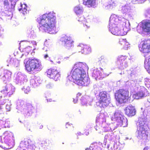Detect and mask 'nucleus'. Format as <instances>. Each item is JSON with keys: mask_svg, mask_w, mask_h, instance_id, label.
Masks as SVG:
<instances>
[{"mask_svg": "<svg viewBox=\"0 0 150 150\" xmlns=\"http://www.w3.org/2000/svg\"><path fill=\"white\" fill-rule=\"evenodd\" d=\"M84 66L83 63L77 62L74 64L70 72L73 82L79 86H87L90 82V79L86 76L83 69Z\"/></svg>", "mask_w": 150, "mask_h": 150, "instance_id": "1", "label": "nucleus"}, {"mask_svg": "<svg viewBox=\"0 0 150 150\" xmlns=\"http://www.w3.org/2000/svg\"><path fill=\"white\" fill-rule=\"evenodd\" d=\"M56 18L52 13L45 14L37 18L39 24V29L51 34L57 32L56 27Z\"/></svg>", "mask_w": 150, "mask_h": 150, "instance_id": "2", "label": "nucleus"}, {"mask_svg": "<svg viewBox=\"0 0 150 150\" xmlns=\"http://www.w3.org/2000/svg\"><path fill=\"white\" fill-rule=\"evenodd\" d=\"M114 96L116 102L120 104L127 103L131 99L129 91L123 88L116 91L114 93Z\"/></svg>", "mask_w": 150, "mask_h": 150, "instance_id": "3", "label": "nucleus"}, {"mask_svg": "<svg viewBox=\"0 0 150 150\" xmlns=\"http://www.w3.org/2000/svg\"><path fill=\"white\" fill-rule=\"evenodd\" d=\"M120 23L118 17L115 14L111 15L109 20V28L111 33L116 35H123V33L119 29L117 25Z\"/></svg>", "mask_w": 150, "mask_h": 150, "instance_id": "4", "label": "nucleus"}, {"mask_svg": "<svg viewBox=\"0 0 150 150\" xmlns=\"http://www.w3.org/2000/svg\"><path fill=\"white\" fill-rule=\"evenodd\" d=\"M24 63L25 69L28 72L30 73L34 70L38 71L41 69V63L37 59L29 58Z\"/></svg>", "mask_w": 150, "mask_h": 150, "instance_id": "5", "label": "nucleus"}, {"mask_svg": "<svg viewBox=\"0 0 150 150\" xmlns=\"http://www.w3.org/2000/svg\"><path fill=\"white\" fill-rule=\"evenodd\" d=\"M96 98L98 100L96 105L100 108H105L110 103V99L108 97L107 93L105 91L100 92Z\"/></svg>", "mask_w": 150, "mask_h": 150, "instance_id": "6", "label": "nucleus"}, {"mask_svg": "<svg viewBox=\"0 0 150 150\" xmlns=\"http://www.w3.org/2000/svg\"><path fill=\"white\" fill-rule=\"evenodd\" d=\"M60 41L61 44L64 49L69 50L71 49L73 41L71 37L65 35L61 38Z\"/></svg>", "mask_w": 150, "mask_h": 150, "instance_id": "7", "label": "nucleus"}, {"mask_svg": "<svg viewBox=\"0 0 150 150\" xmlns=\"http://www.w3.org/2000/svg\"><path fill=\"white\" fill-rule=\"evenodd\" d=\"M140 51L144 53H148L150 52V39L141 41L139 44Z\"/></svg>", "mask_w": 150, "mask_h": 150, "instance_id": "8", "label": "nucleus"}, {"mask_svg": "<svg viewBox=\"0 0 150 150\" xmlns=\"http://www.w3.org/2000/svg\"><path fill=\"white\" fill-rule=\"evenodd\" d=\"M46 73L48 77L55 81H57L60 77L59 72L55 68H50L47 69Z\"/></svg>", "mask_w": 150, "mask_h": 150, "instance_id": "9", "label": "nucleus"}, {"mask_svg": "<svg viewBox=\"0 0 150 150\" xmlns=\"http://www.w3.org/2000/svg\"><path fill=\"white\" fill-rule=\"evenodd\" d=\"M13 135L10 132L6 131L0 136V142L2 143H6L9 144L13 139Z\"/></svg>", "mask_w": 150, "mask_h": 150, "instance_id": "10", "label": "nucleus"}, {"mask_svg": "<svg viewBox=\"0 0 150 150\" xmlns=\"http://www.w3.org/2000/svg\"><path fill=\"white\" fill-rule=\"evenodd\" d=\"M15 90V88L12 86L6 85L4 88L1 91V92L4 96H8L10 97L14 93Z\"/></svg>", "mask_w": 150, "mask_h": 150, "instance_id": "11", "label": "nucleus"}, {"mask_svg": "<svg viewBox=\"0 0 150 150\" xmlns=\"http://www.w3.org/2000/svg\"><path fill=\"white\" fill-rule=\"evenodd\" d=\"M77 50L79 52L82 54H87L91 52V47L88 45L82 44H80L77 47Z\"/></svg>", "mask_w": 150, "mask_h": 150, "instance_id": "12", "label": "nucleus"}, {"mask_svg": "<svg viewBox=\"0 0 150 150\" xmlns=\"http://www.w3.org/2000/svg\"><path fill=\"white\" fill-rule=\"evenodd\" d=\"M146 129L139 128L138 130V137L143 140H146L148 138V132Z\"/></svg>", "mask_w": 150, "mask_h": 150, "instance_id": "13", "label": "nucleus"}, {"mask_svg": "<svg viewBox=\"0 0 150 150\" xmlns=\"http://www.w3.org/2000/svg\"><path fill=\"white\" fill-rule=\"evenodd\" d=\"M125 114L129 117H132L136 114V110L134 107L132 105L127 106L125 109Z\"/></svg>", "mask_w": 150, "mask_h": 150, "instance_id": "14", "label": "nucleus"}, {"mask_svg": "<svg viewBox=\"0 0 150 150\" xmlns=\"http://www.w3.org/2000/svg\"><path fill=\"white\" fill-rule=\"evenodd\" d=\"M142 27L143 30L150 33V20H148L142 22Z\"/></svg>", "mask_w": 150, "mask_h": 150, "instance_id": "15", "label": "nucleus"}, {"mask_svg": "<svg viewBox=\"0 0 150 150\" xmlns=\"http://www.w3.org/2000/svg\"><path fill=\"white\" fill-rule=\"evenodd\" d=\"M146 90H141L140 91L134 94L133 95V97L134 98L138 99L141 98H142L146 96L145 93V91Z\"/></svg>", "mask_w": 150, "mask_h": 150, "instance_id": "16", "label": "nucleus"}, {"mask_svg": "<svg viewBox=\"0 0 150 150\" xmlns=\"http://www.w3.org/2000/svg\"><path fill=\"white\" fill-rule=\"evenodd\" d=\"M97 0H83V4L88 7L95 6Z\"/></svg>", "mask_w": 150, "mask_h": 150, "instance_id": "17", "label": "nucleus"}, {"mask_svg": "<svg viewBox=\"0 0 150 150\" xmlns=\"http://www.w3.org/2000/svg\"><path fill=\"white\" fill-rule=\"evenodd\" d=\"M4 7L9 9L11 7V8L14 7L15 2L13 0H4L3 2Z\"/></svg>", "mask_w": 150, "mask_h": 150, "instance_id": "18", "label": "nucleus"}, {"mask_svg": "<svg viewBox=\"0 0 150 150\" xmlns=\"http://www.w3.org/2000/svg\"><path fill=\"white\" fill-rule=\"evenodd\" d=\"M11 73L8 70H5L4 72V75L1 78L2 80L4 81H7L11 78Z\"/></svg>", "mask_w": 150, "mask_h": 150, "instance_id": "19", "label": "nucleus"}, {"mask_svg": "<svg viewBox=\"0 0 150 150\" xmlns=\"http://www.w3.org/2000/svg\"><path fill=\"white\" fill-rule=\"evenodd\" d=\"M139 122V128L146 129L147 124L146 120L145 119L140 118Z\"/></svg>", "mask_w": 150, "mask_h": 150, "instance_id": "20", "label": "nucleus"}, {"mask_svg": "<svg viewBox=\"0 0 150 150\" xmlns=\"http://www.w3.org/2000/svg\"><path fill=\"white\" fill-rule=\"evenodd\" d=\"M127 57L126 56L120 55L117 59V62L121 65L126 60Z\"/></svg>", "mask_w": 150, "mask_h": 150, "instance_id": "21", "label": "nucleus"}, {"mask_svg": "<svg viewBox=\"0 0 150 150\" xmlns=\"http://www.w3.org/2000/svg\"><path fill=\"white\" fill-rule=\"evenodd\" d=\"M119 43L123 47H125L128 45V42L127 41L126 39H120Z\"/></svg>", "mask_w": 150, "mask_h": 150, "instance_id": "22", "label": "nucleus"}, {"mask_svg": "<svg viewBox=\"0 0 150 150\" xmlns=\"http://www.w3.org/2000/svg\"><path fill=\"white\" fill-rule=\"evenodd\" d=\"M74 11L77 15L81 14L83 11L82 8L79 6H75L74 8Z\"/></svg>", "mask_w": 150, "mask_h": 150, "instance_id": "23", "label": "nucleus"}, {"mask_svg": "<svg viewBox=\"0 0 150 150\" xmlns=\"http://www.w3.org/2000/svg\"><path fill=\"white\" fill-rule=\"evenodd\" d=\"M21 8L19 9L20 11H21V13L23 14H25L27 13V6L25 4H21Z\"/></svg>", "mask_w": 150, "mask_h": 150, "instance_id": "24", "label": "nucleus"}, {"mask_svg": "<svg viewBox=\"0 0 150 150\" xmlns=\"http://www.w3.org/2000/svg\"><path fill=\"white\" fill-rule=\"evenodd\" d=\"M144 67L147 71L150 73V57L145 61Z\"/></svg>", "mask_w": 150, "mask_h": 150, "instance_id": "25", "label": "nucleus"}, {"mask_svg": "<svg viewBox=\"0 0 150 150\" xmlns=\"http://www.w3.org/2000/svg\"><path fill=\"white\" fill-rule=\"evenodd\" d=\"M42 144L43 146H50L53 145L51 141L48 139L42 142Z\"/></svg>", "mask_w": 150, "mask_h": 150, "instance_id": "26", "label": "nucleus"}, {"mask_svg": "<svg viewBox=\"0 0 150 150\" xmlns=\"http://www.w3.org/2000/svg\"><path fill=\"white\" fill-rule=\"evenodd\" d=\"M21 145L23 148H27L28 147L29 144L27 140L22 141L21 143Z\"/></svg>", "mask_w": 150, "mask_h": 150, "instance_id": "27", "label": "nucleus"}, {"mask_svg": "<svg viewBox=\"0 0 150 150\" xmlns=\"http://www.w3.org/2000/svg\"><path fill=\"white\" fill-rule=\"evenodd\" d=\"M7 101H8V104H6V109L7 110V111H10L11 110V107H10V105H11V103L10 101H9V100H5V103H7Z\"/></svg>", "mask_w": 150, "mask_h": 150, "instance_id": "28", "label": "nucleus"}, {"mask_svg": "<svg viewBox=\"0 0 150 150\" xmlns=\"http://www.w3.org/2000/svg\"><path fill=\"white\" fill-rule=\"evenodd\" d=\"M79 15V16L77 18V19L79 21H85L86 18V17H84L82 15L81 16L80 14Z\"/></svg>", "mask_w": 150, "mask_h": 150, "instance_id": "29", "label": "nucleus"}, {"mask_svg": "<svg viewBox=\"0 0 150 150\" xmlns=\"http://www.w3.org/2000/svg\"><path fill=\"white\" fill-rule=\"evenodd\" d=\"M121 116H122V115L118 112H115L114 113L115 118L117 119L120 118Z\"/></svg>", "mask_w": 150, "mask_h": 150, "instance_id": "30", "label": "nucleus"}, {"mask_svg": "<svg viewBox=\"0 0 150 150\" xmlns=\"http://www.w3.org/2000/svg\"><path fill=\"white\" fill-rule=\"evenodd\" d=\"M81 93H78L76 95V98L75 100V99H74V103H76L78 101L79 99V98L81 96Z\"/></svg>", "mask_w": 150, "mask_h": 150, "instance_id": "31", "label": "nucleus"}, {"mask_svg": "<svg viewBox=\"0 0 150 150\" xmlns=\"http://www.w3.org/2000/svg\"><path fill=\"white\" fill-rule=\"evenodd\" d=\"M108 6L110 7H113L116 6V3L113 1L111 0L109 2Z\"/></svg>", "mask_w": 150, "mask_h": 150, "instance_id": "32", "label": "nucleus"}, {"mask_svg": "<svg viewBox=\"0 0 150 150\" xmlns=\"http://www.w3.org/2000/svg\"><path fill=\"white\" fill-rule=\"evenodd\" d=\"M110 128L109 127V126L108 125H107L105 127H103V132H108L109 131Z\"/></svg>", "mask_w": 150, "mask_h": 150, "instance_id": "33", "label": "nucleus"}, {"mask_svg": "<svg viewBox=\"0 0 150 150\" xmlns=\"http://www.w3.org/2000/svg\"><path fill=\"white\" fill-rule=\"evenodd\" d=\"M65 127L67 128L71 129L73 127V126L72 124H69L68 123H67L65 125Z\"/></svg>", "mask_w": 150, "mask_h": 150, "instance_id": "34", "label": "nucleus"}, {"mask_svg": "<svg viewBox=\"0 0 150 150\" xmlns=\"http://www.w3.org/2000/svg\"><path fill=\"white\" fill-rule=\"evenodd\" d=\"M47 52V53L45 54L44 55V58L45 59L47 58V57H48L49 55L50 54V51H49L46 50V51Z\"/></svg>", "mask_w": 150, "mask_h": 150, "instance_id": "35", "label": "nucleus"}, {"mask_svg": "<svg viewBox=\"0 0 150 150\" xmlns=\"http://www.w3.org/2000/svg\"><path fill=\"white\" fill-rule=\"evenodd\" d=\"M30 91V88L29 87H28L24 89V91L25 93H28Z\"/></svg>", "mask_w": 150, "mask_h": 150, "instance_id": "36", "label": "nucleus"}, {"mask_svg": "<svg viewBox=\"0 0 150 150\" xmlns=\"http://www.w3.org/2000/svg\"><path fill=\"white\" fill-rule=\"evenodd\" d=\"M31 85H32V86H34L35 84V81L34 79H32L30 81Z\"/></svg>", "mask_w": 150, "mask_h": 150, "instance_id": "37", "label": "nucleus"}, {"mask_svg": "<svg viewBox=\"0 0 150 150\" xmlns=\"http://www.w3.org/2000/svg\"><path fill=\"white\" fill-rule=\"evenodd\" d=\"M46 87L47 88H50L52 87V85L51 84L49 83L47 85Z\"/></svg>", "mask_w": 150, "mask_h": 150, "instance_id": "38", "label": "nucleus"}, {"mask_svg": "<svg viewBox=\"0 0 150 150\" xmlns=\"http://www.w3.org/2000/svg\"><path fill=\"white\" fill-rule=\"evenodd\" d=\"M47 128L48 129L51 130V129H52V127L51 125H49L47 126Z\"/></svg>", "mask_w": 150, "mask_h": 150, "instance_id": "39", "label": "nucleus"}, {"mask_svg": "<svg viewBox=\"0 0 150 150\" xmlns=\"http://www.w3.org/2000/svg\"><path fill=\"white\" fill-rule=\"evenodd\" d=\"M137 31L138 32H139V33H142V30L139 29L138 27H137Z\"/></svg>", "mask_w": 150, "mask_h": 150, "instance_id": "40", "label": "nucleus"}, {"mask_svg": "<svg viewBox=\"0 0 150 150\" xmlns=\"http://www.w3.org/2000/svg\"><path fill=\"white\" fill-rule=\"evenodd\" d=\"M31 43L33 44V45L36 46L37 45V43L35 41H33L31 42Z\"/></svg>", "mask_w": 150, "mask_h": 150, "instance_id": "41", "label": "nucleus"}, {"mask_svg": "<svg viewBox=\"0 0 150 150\" xmlns=\"http://www.w3.org/2000/svg\"><path fill=\"white\" fill-rule=\"evenodd\" d=\"M137 1L139 2L140 3L144 2L145 0H137Z\"/></svg>", "mask_w": 150, "mask_h": 150, "instance_id": "42", "label": "nucleus"}, {"mask_svg": "<svg viewBox=\"0 0 150 150\" xmlns=\"http://www.w3.org/2000/svg\"><path fill=\"white\" fill-rule=\"evenodd\" d=\"M149 149V148L148 146H146L144 148L143 150H148Z\"/></svg>", "mask_w": 150, "mask_h": 150, "instance_id": "43", "label": "nucleus"}, {"mask_svg": "<svg viewBox=\"0 0 150 150\" xmlns=\"http://www.w3.org/2000/svg\"><path fill=\"white\" fill-rule=\"evenodd\" d=\"M43 126L41 125V124H39V125H38V127H39V128L40 129H42L43 127Z\"/></svg>", "mask_w": 150, "mask_h": 150, "instance_id": "44", "label": "nucleus"}, {"mask_svg": "<svg viewBox=\"0 0 150 150\" xmlns=\"http://www.w3.org/2000/svg\"><path fill=\"white\" fill-rule=\"evenodd\" d=\"M83 26H84V27H85V28H88L89 27V26L87 25H86V24H83Z\"/></svg>", "mask_w": 150, "mask_h": 150, "instance_id": "45", "label": "nucleus"}, {"mask_svg": "<svg viewBox=\"0 0 150 150\" xmlns=\"http://www.w3.org/2000/svg\"><path fill=\"white\" fill-rule=\"evenodd\" d=\"M85 150H91L90 148H87Z\"/></svg>", "mask_w": 150, "mask_h": 150, "instance_id": "46", "label": "nucleus"}, {"mask_svg": "<svg viewBox=\"0 0 150 150\" xmlns=\"http://www.w3.org/2000/svg\"><path fill=\"white\" fill-rule=\"evenodd\" d=\"M30 52V50H28L27 51V52L28 53H29Z\"/></svg>", "mask_w": 150, "mask_h": 150, "instance_id": "47", "label": "nucleus"}, {"mask_svg": "<svg viewBox=\"0 0 150 150\" xmlns=\"http://www.w3.org/2000/svg\"><path fill=\"white\" fill-rule=\"evenodd\" d=\"M27 49V48H25V49Z\"/></svg>", "mask_w": 150, "mask_h": 150, "instance_id": "48", "label": "nucleus"}]
</instances>
